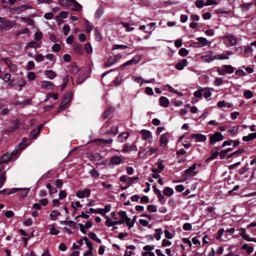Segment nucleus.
<instances>
[{
    "instance_id": "19",
    "label": "nucleus",
    "mask_w": 256,
    "mask_h": 256,
    "mask_svg": "<svg viewBox=\"0 0 256 256\" xmlns=\"http://www.w3.org/2000/svg\"><path fill=\"white\" fill-rule=\"evenodd\" d=\"M129 136L128 133V132H122L120 134L117 138L118 141L120 142H124L126 139L128 138Z\"/></svg>"
},
{
    "instance_id": "39",
    "label": "nucleus",
    "mask_w": 256,
    "mask_h": 256,
    "mask_svg": "<svg viewBox=\"0 0 256 256\" xmlns=\"http://www.w3.org/2000/svg\"><path fill=\"white\" fill-rule=\"evenodd\" d=\"M238 126H233L228 130V132L232 135L236 134L238 130Z\"/></svg>"
},
{
    "instance_id": "36",
    "label": "nucleus",
    "mask_w": 256,
    "mask_h": 256,
    "mask_svg": "<svg viewBox=\"0 0 256 256\" xmlns=\"http://www.w3.org/2000/svg\"><path fill=\"white\" fill-rule=\"evenodd\" d=\"M70 77L68 75L66 76L63 79V84L61 86L60 90H64L68 84V82L69 80Z\"/></svg>"
},
{
    "instance_id": "56",
    "label": "nucleus",
    "mask_w": 256,
    "mask_h": 256,
    "mask_svg": "<svg viewBox=\"0 0 256 256\" xmlns=\"http://www.w3.org/2000/svg\"><path fill=\"white\" fill-rule=\"evenodd\" d=\"M138 176L128 177L126 184H128V186H130L134 183V180H138Z\"/></svg>"
},
{
    "instance_id": "32",
    "label": "nucleus",
    "mask_w": 256,
    "mask_h": 256,
    "mask_svg": "<svg viewBox=\"0 0 256 256\" xmlns=\"http://www.w3.org/2000/svg\"><path fill=\"white\" fill-rule=\"evenodd\" d=\"M156 232L154 234L153 236L156 238L157 240H159L161 238V235L162 234V230L161 228H157L155 230Z\"/></svg>"
},
{
    "instance_id": "18",
    "label": "nucleus",
    "mask_w": 256,
    "mask_h": 256,
    "mask_svg": "<svg viewBox=\"0 0 256 256\" xmlns=\"http://www.w3.org/2000/svg\"><path fill=\"white\" fill-rule=\"evenodd\" d=\"M73 50L76 54L78 55H82L84 54V50L82 46L78 44H76L74 46Z\"/></svg>"
},
{
    "instance_id": "34",
    "label": "nucleus",
    "mask_w": 256,
    "mask_h": 256,
    "mask_svg": "<svg viewBox=\"0 0 256 256\" xmlns=\"http://www.w3.org/2000/svg\"><path fill=\"white\" fill-rule=\"evenodd\" d=\"M102 210L101 208H98L97 209H94L93 208H90L88 210H86V212L88 214L92 213V214H99L102 215Z\"/></svg>"
},
{
    "instance_id": "63",
    "label": "nucleus",
    "mask_w": 256,
    "mask_h": 256,
    "mask_svg": "<svg viewBox=\"0 0 256 256\" xmlns=\"http://www.w3.org/2000/svg\"><path fill=\"white\" fill-rule=\"evenodd\" d=\"M196 6L198 8H201L204 6V2L203 0H197L195 4Z\"/></svg>"
},
{
    "instance_id": "61",
    "label": "nucleus",
    "mask_w": 256,
    "mask_h": 256,
    "mask_svg": "<svg viewBox=\"0 0 256 256\" xmlns=\"http://www.w3.org/2000/svg\"><path fill=\"white\" fill-rule=\"evenodd\" d=\"M214 84L216 86H220L222 85L223 84V81L222 78H216L214 81Z\"/></svg>"
},
{
    "instance_id": "49",
    "label": "nucleus",
    "mask_w": 256,
    "mask_h": 256,
    "mask_svg": "<svg viewBox=\"0 0 256 256\" xmlns=\"http://www.w3.org/2000/svg\"><path fill=\"white\" fill-rule=\"evenodd\" d=\"M43 34L41 32H36L34 34V40L36 41H39L42 38Z\"/></svg>"
},
{
    "instance_id": "5",
    "label": "nucleus",
    "mask_w": 256,
    "mask_h": 256,
    "mask_svg": "<svg viewBox=\"0 0 256 256\" xmlns=\"http://www.w3.org/2000/svg\"><path fill=\"white\" fill-rule=\"evenodd\" d=\"M29 188H12L10 190L8 191V192L7 193L8 195L14 194L18 191H22L21 194V196L22 198H24L26 197L28 192H29Z\"/></svg>"
},
{
    "instance_id": "26",
    "label": "nucleus",
    "mask_w": 256,
    "mask_h": 256,
    "mask_svg": "<svg viewBox=\"0 0 256 256\" xmlns=\"http://www.w3.org/2000/svg\"><path fill=\"white\" fill-rule=\"evenodd\" d=\"M46 76L50 80L54 79L56 76V74L52 70H46L44 72Z\"/></svg>"
},
{
    "instance_id": "22",
    "label": "nucleus",
    "mask_w": 256,
    "mask_h": 256,
    "mask_svg": "<svg viewBox=\"0 0 256 256\" xmlns=\"http://www.w3.org/2000/svg\"><path fill=\"white\" fill-rule=\"evenodd\" d=\"M168 142L166 134H162L160 136V146L165 147Z\"/></svg>"
},
{
    "instance_id": "12",
    "label": "nucleus",
    "mask_w": 256,
    "mask_h": 256,
    "mask_svg": "<svg viewBox=\"0 0 256 256\" xmlns=\"http://www.w3.org/2000/svg\"><path fill=\"white\" fill-rule=\"evenodd\" d=\"M55 85L50 81H43L42 82V87L48 90H52Z\"/></svg>"
},
{
    "instance_id": "62",
    "label": "nucleus",
    "mask_w": 256,
    "mask_h": 256,
    "mask_svg": "<svg viewBox=\"0 0 256 256\" xmlns=\"http://www.w3.org/2000/svg\"><path fill=\"white\" fill-rule=\"evenodd\" d=\"M252 5V3H244L240 5V8L245 10H248L250 7Z\"/></svg>"
},
{
    "instance_id": "57",
    "label": "nucleus",
    "mask_w": 256,
    "mask_h": 256,
    "mask_svg": "<svg viewBox=\"0 0 256 256\" xmlns=\"http://www.w3.org/2000/svg\"><path fill=\"white\" fill-rule=\"evenodd\" d=\"M214 58L220 60H226L228 59V57L224 54H217L214 56Z\"/></svg>"
},
{
    "instance_id": "8",
    "label": "nucleus",
    "mask_w": 256,
    "mask_h": 256,
    "mask_svg": "<svg viewBox=\"0 0 256 256\" xmlns=\"http://www.w3.org/2000/svg\"><path fill=\"white\" fill-rule=\"evenodd\" d=\"M90 194V190L86 188L84 190H78L76 192V196L78 198H82L85 196L88 197Z\"/></svg>"
},
{
    "instance_id": "59",
    "label": "nucleus",
    "mask_w": 256,
    "mask_h": 256,
    "mask_svg": "<svg viewBox=\"0 0 256 256\" xmlns=\"http://www.w3.org/2000/svg\"><path fill=\"white\" fill-rule=\"evenodd\" d=\"M204 89L202 88L200 90H198L194 92V96L198 98H202V91H204Z\"/></svg>"
},
{
    "instance_id": "54",
    "label": "nucleus",
    "mask_w": 256,
    "mask_h": 256,
    "mask_svg": "<svg viewBox=\"0 0 256 256\" xmlns=\"http://www.w3.org/2000/svg\"><path fill=\"white\" fill-rule=\"evenodd\" d=\"M106 225L108 226H114V221L110 219L108 216H106Z\"/></svg>"
},
{
    "instance_id": "17",
    "label": "nucleus",
    "mask_w": 256,
    "mask_h": 256,
    "mask_svg": "<svg viewBox=\"0 0 256 256\" xmlns=\"http://www.w3.org/2000/svg\"><path fill=\"white\" fill-rule=\"evenodd\" d=\"M160 104L163 107L166 108L168 106L170 102L168 98L165 96H161L160 98Z\"/></svg>"
},
{
    "instance_id": "14",
    "label": "nucleus",
    "mask_w": 256,
    "mask_h": 256,
    "mask_svg": "<svg viewBox=\"0 0 256 256\" xmlns=\"http://www.w3.org/2000/svg\"><path fill=\"white\" fill-rule=\"evenodd\" d=\"M188 65V62L186 59H182L179 62L177 63L176 64V68L178 70H182L184 66Z\"/></svg>"
},
{
    "instance_id": "28",
    "label": "nucleus",
    "mask_w": 256,
    "mask_h": 256,
    "mask_svg": "<svg viewBox=\"0 0 256 256\" xmlns=\"http://www.w3.org/2000/svg\"><path fill=\"white\" fill-rule=\"evenodd\" d=\"M32 7L30 5H28V4L22 5V6L18 7L17 14H20L26 10L32 9Z\"/></svg>"
},
{
    "instance_id": "42",
    "label": "nucleus",
    "mask_w": 256,
    "mask_h": 256,
    "mask_svg": "<svg viewBox=\"0 0 256 256\" xmlns=\"http://www.w3.org/2000/svg\"><path fill=\"white\" fill-rule=\"evenodd\" d=\"M80 70L79 68L76 64H73L71 66L70 71L73 74H76Z\"/></svg>"
},
{
    "instance_id": "35",
    "label": "nucleus",
    "mask_w": 256,
    "mask_h": 256,
    "mask_svg": "<svg viewBox=\"0 0 256 256\" xmlns=\"http://www.w3.org/2000/svg\"><path fill=\"white\" fill-rule=\"evenodd\" d=\"M226 38L230 42L231 46H234L236 44L237 40L234 36H228Z\"/></svg>"
},
{
    "instance_id": "31",
    "label": "nucleus",
    "mask_w": 256,
    "mask_h": 256,
    "mask_svg": "<svg viewBox=\"0 0 256 256\" xmlns=\"http://www.w3.org/2000/svg\"><path fill=\"white\" fill-rule=\"evenodd\" d=\"M31 102H32V100L30 98H28V99L24 100L21 102L16 101L15 102V105L16 106H23L26 105L30 104L31 103Z\"/></svg>"
},
{
    "instance_id": "47",
    "label": "nucleus",
    "mask_w": 256,
    "mask_h": 256,
    "mask_svg": "<svg viewBox=\"0 0 256 256\" xmlns=\"http://www.w3.org/2000/svg\"><path fill=\"white\" fill-rule=\"evenodd\" d=\"M178 54L182 56H185L188 54V50L185 48H181L178 51Z\"/></svg>"
},
{
    "instance_id": "60",
    "label": "nucleus",
    "mask_w": 256,
    "mask_h": 256,
    "mask_svg": "<svg viewBox=\"0 0 256 256\" xmlns=\"http://www.w3.org/2000/svg\"><path fill=\"white\" fill-rule=\"evenodd\" d=\"M52 50L54 52H58L60 50V46L58 44H54L52 48Z\"/></svg>"
},
{
    "instance_id": "58",
    "label": "nucleus",
    "mask_w": 256,
    "mask_h": 256,
    "mask_svg": "<svg viewBox=\"0 0 256 256\" xmlns=\"http://www.w3.org/2000/svg\"><path fill=\"white\" fill-rule=\"evenodd\" d=\"M90 174L94 178H98L100 176V173L95 169H92L90 172Z\"/></svg>"
},
{
    "instance_id": "52",
    "label": "nucleus",
    "mask_w": 256,
    "mask_h": 256,
    "mask_svg": "<svg viewBox=\"0 0 256 256\" xmlns=\"http://www.w3.org/2000/svg\"><path fill=\"white\" fill-rule=\"evenodd\" d=\"M128 48V46L126 45H122V44H114L112 46V50H118V49H126Z\"/></svg>"
},
{
    "instance_id": "43",
    "label": "nucleus",
    "mask_w": 256,
    "mask_h": 256,
    "mask_svg": "<svg viewBox=\"0 0 256 256\" xmlns=\"http://www.w3.org/2000/svg\"><path fill=\"white\" fill-rule=\"evenodd\" d=\"M163 160H158V161L156 164L158 165V170L160 172L164 170V166L163 165Z\"/></svg>"
},
{
    "instance_id": "23",
    "label": "nucleus",
    "mask_w": 256,
    "mask_h": 256,
    "mask_svg": "<svg viewBox=\"0 0 256 256\" xmlns=\"http://www.w3.org/2000/svg\"><path fill=\"white\" fill-rule=\"evenodd\" d=\"M256 138V132L250 134L248 136H244L242 140L244 142H249Z\"/></svg>"
},
{
    "instance_id": "15",
    "label": "nucleus",
    "mask_w": 256,
    "mask_h": 256,
    "mask_svg": "<svg viewBox=\"0 0 256 256\" xmlns=\"http://www.w3.org/2000/svg\"><path fill=\"white\" fill-rule=\"evenodd\" d=\"M140 134L142 136V139L144 140H146L152 138L151 132L148 130H142L140 132Z\"/></svg>"
},
{
    "instance_id": "16",
    "label": "nucleus",
    "mask_w": 256,
    "mask_h": 256,
    "mask_svg": "<svg viewBox=\"0 0 256 256\" xmlns=\"http://www.w3.org/2000/svg\"><path fill=\"white\" fill-rule=\"evenodd\" d=\"M246 152V150L244 148H238L236 150L232 152L230 154L228 155L226 158L228 160L229 158H232V156H236L238 154H242Z\"/></svg>"
},
{
    "instance_id": "20",
    "label": "nucleus",
    "mask_w": 256,
    "mask_h": 256,
    "mask_svg": "<svg viewBox=\"0 0 256 256\" xmlns=\"http://www.w3.org/2000/svg\"><path fill=\"white\" fill-rule=\"evenodd\" d=\"M41 46V42H38V41L36 42L32 40L29 42L26 46V48H37L40 47Z\"/></svg>"
},
{
    "instance_id": "33",
    "label": "nucleus",
    "mask_w": 256,
    "mask_h": 256,
    "mask_svg": "<svg viewBox=\"0 0 256 256\" xmlns=\"http://www.w3.org/2000/svg\"><path fill=\"white\" fill-rule=\"evenodd\" d=\"M201 58L206 62L210 63L215 60L214 56H210L208 55H204L201 56Z\"/></svg>"
},
{
    "instance_id": "53",
    "label": "nucleus",
    "mask_w": 256,
    "mask_h": 256,
    "mask_svg": "<svg viewBox=\"0 0 256 256\" xmlns=\"http://www.w3.org/2000/svg\"><path fill=\"white\" fill-rule=\"evenodd\" d=\"M63 181L60 179H57L55 180V185L58 188H60L63 186Z\"/></svg>"
},
{
    "instance_id": "6",
    "label": "nucleus",
    "mask_w": 256,
    "mask_h": 256,
    "mask_svg": "<svg viewBox=\"0 0 256 256\" xmlns=\"http://www.w3.org/2000/svg\"><path fill=\"white\" fill-rule=\"evenodd\" d=\"M14 156L13 153L4 154L3 156H0V172L2 168V164H5L9 162Z\"/></svg>"
},
{
    "instance_id": "41",
    "label": "nucleus",
    "mask_w": 256,
    "mask_h": 256,
    "mask_svg": "<svg viewBox=\"0 0 256 256\" xmlns=\"http://www.w3.org/2000/svg\"><path fill=\"white\" fill-rule=\"evenodd\" d=\"M147 210L150 212H156L157 211V207L154 204H150L147 206Z\"/></svg>"
},
{
    "instance_id": "37",
    "label": "nucleus",
    "mask_w": 256,
    "mask_h": 256,
    "mask_svg": "<svg viewBox=\"0 0 256 256\" xmlns=\"http://www.w3.org/2000/svg\"><path fill=\"white\" fill-rule=\"evenodd\" d=\"M5 172L4 171L2 172H0V188L2 187L6 180Z\"/></svg>"
},
{
    "instance_id": "50",
    "label": "nucleus",
    "mask_w": 256,
    "mask_h": 256,
    "mask_svg": "<svg viewBox=\"0 0 256 256\" xmlns=\"http://www.w3.org/2000/svg\"><path fill=\"white\" fill-rule=\"evenodd\" d=\"M86 29L87 32H90L94 28L93 25L89 22L88 20L85 23Z\"/></svg>"
},
{
    "instance_id": "55",
    "label": "nucleus",
    "mask_w": 256,
    "mask_h": 256,
    "mask_svg": "<svg viewBox=\"0 0 256 256\" xmlns=\"http://www.w3.org/2000/svg\"><path fill=\"white\" fill-rule=\"evenodd\" d=\"M118 214L120 216L122 219L121 220H124L126 219V218H128L126 212L125 211L120 210V212H118Z\"/></svg>"
},
{
    "instance_id": "46",
    "label": "nucleus",
    "mask_w": 256,
    "mask_h": 256,
    "mask_svg": "<svg viewBox=\"0 0 256 256\" xmlns=\"http://www.w3.org/2000/svg\"><path fill=\"white\" fill-rule=\"evenodd\" d=\"M28 138H22V142L20 144V149L22 150L28 146V144L26 142L28 141Z\"/></svg>"
},
{
    "instance_id": "9",
    "label": "nucleus",
    "mask_w": 256,
    "mask_h": 256,
    "mask_svg": "<svg viewBox=\"0 0 256 256\" xmlns=\"http://www.w3.org/2000/svg\"><path fill=\"white\" fill-rule=\"evenodd\" d=\"M191 138L195 139L196 142H204L206 140V136L201 134H192L190 136Z\"/></svg>"
},
{
    "instance_id": "38",
    "label": "nucleus",
    "mask_w": 256,
    "mask_h": 256,
    "mask_svg": "<svg viewBox=\"0 0 256 256\" xmlns=\"http://www.w3.org/2000/svg\"><path fill=\"white\" fill-rule=\"evenodd\" d=\"M104 13L103 8L102 7H99L98 10H96L95 13V17L96 18H100L101 16Z\"/></svg>"
},
{
    "instance_id": "3",
    "label": "nucleus",
    "mask_w": 256,
    "mask_h": 256,
    "mask_svg": "<svg viewBox=\"0 0 256 256\" xmlns=\"http://www.w3.org/2000/svg\"><path fill=\"white\" fill-rule=\"evenodd\" d=\"M224 138V136L220 132H216L210 136V145H214L216 142H218L223 140Z\"/></svg>"
},
{
    "instance_id": "4",
    "label": "nucleus",
    "mask_w": 256,
    "mask_h": 256,
    "mask_svg": "<svg viewBox=\"0 0 256 256\" xmlns=\"http://www.w3.org/2000/svg\"><path fill=\"white\" fill-rule=\"evenodd\" d=\"M72 95V94L71 92L64 95L62 100L58 107V109L59 110L65 109L66 108L67 104L70 100Z\"/></svg>"
},
{
    "instance_id": "30",
    "label": "nucleus",
    "mask_w": 256,
    "mask_h": 256,
    "mask_svg": "<svg viewBox=\"0 0 256 256\" xmlns=\"http://www.w3.org/2000/svg\"><path fill=\"white\" fill-rule=\"evenodd\" d=\"M73 0H58L59 4L64 6L69 7L72 2Z\"/></svg>"
},
{
    "instance_id": "2",
    "label": "nucleus",
    "mask_w": 256,
    "mask_h": 256,
    "mask_svg": "<svg viewBox=\"0 0 256 256\" xmlns=\"http://www.w3.org/2000/svg\"><path fill=\"white\" fill-rule=\"evenodd\" d=\"M234 71V68L231 65L224 64L222 66V68L220 67L216 68V72L220 76H224L226 74H232Z\"/></svg>"
},
{
    "instance_id": "44",
    "label": "nucleus",
    "mask_w": 256,
    "mask_h": 256,
    "mask_svg": "<svg viewBox=\"0 0 256 256\" xmlns=\"http://www.w3.org/2000/svg\"><path fill=\"white\" fill-rule=\"evenodd\" d=\"M244 96L246 98L249 99V98H252L254 94H253L251 90H246L244 92Z\"/></svg>"
},
{
    "instance_id": "27",
    "label": "nucleus",
    "mask_w": 256,
    "mask_h": 256,
    "mask_svg": "<svg viewBox=\"0 0 256 256\" xmlns=\"http://www.w3.org/2000/svg\"><path fill=\"white\" fill-rule=\"evenodd\" d=\"M211 154V156L206 160L205 162H209L216 159L219 155V152H215L213 150H212Z\"/></svg>"
},
{
    "instance_id": "13",
    "label": "nucleus",
    "mask_w": 256,
    "mask_h": 256,
    "mask_svg": "<svg viewBox=\"0 0 256 256\" xmlns=\"http://www.w3.org/2000/svg\"><path fill=\"white\" fill-rule=\"evenodd\" d=\"M42 126L40 125L38 128L32 130L30 132V137L32 139H35L38 136L41 130Z\"/></svg>"
},
{
    "instance_id": "40",
    "label": "nucleus",
    "mask_w": 256,
    "mask_h": 256,
    "mask_svg": "<svg viewBox=\"0 0 256 256\" xmlns=\"http://www.w3.org/2000/svg\"><path fill=\"white\" fill-rule=\"evenodd\" d=\"M242 249L246 250L248 254H251L254 250L253 248L249 246L247 244H244L242 245Z\"/></svg>"
},
{
    "instance_id": "11",
    "label": "nucleus",
    "mask_w": 256,
    "mask_h": 256,
    "mask_svg": "<svg viewBox=\"0 0 256 256\" xmlns=\"http://www.w3.org/2000/svg\"><path fill=\"white\" fill-rule=\"evenodd\" d=\"M122 162V158L118 156H112L110 159V164L112 165H118Z\"/></svg>"
},
{
    "instance_id": "45",
    "label": "nucleus",
    "mask_w": 256,
    "mask_h": 256,
    "mask_svg": "<svg viewBox=\"0 0 256 256\" xmlns=\"http://www.w3.org/2000/svg\"><path fill=\"white\" fill-rule=\"evenodd\" d=\"M86 78V76L85 74H82V75H79L77 80V82L78 84H82Z\"/></svg>"
},
{
    "instance_id": "29",
    "label": "nucleus",
    "mask_w": 256,
    "mask_h": 256,
    "mask_svg": "<svg viewBox=\"0 0 256 256\" xmlns=\"http://www.w3.org/2000/svg\"><path fill=\"white\" fill-rule=\"evenodd\" d=\"M74 8H72V10L78 11L82 10V6L78 3L76 0H73L72 2Z\"/></svg>"
},
{
    "instance_id": "10",
    "label": "nucleus",
    "mask_w": 256,
    "mask_h": 256,
    "mask_svg": "<svg viewBox=\"0 0 256 256\" xmlns=\"http://www.w3.org/2000/svg\"><path fill=\"white\" fill-rule=\"evenodd\" d=\"M114 108L113 107L108 106L104 112L102 118L104 120L110 116V118H112V114L114 112Z\"/></svg>"
},
{
    "instance_id": "51",
    "label": "nucleus",
    "mask_w": 256,
    "mask_h": 256,
    "mask_svg": "<svg viewBox=\"0 0 256 256\" xmlns=\"http://www.w3.org/2000/svg\"><path fill=\"white\" fill-rule=\"evenodd\" d=\"M110 209H111V206H110V204L106 205L105 206L104 208H102V216H105V214L106 212H109L110 210Z\"/></svg>"
},
{
    "instance_id": "1",
    "label": "nucleus",
    "mask_w": 256,
    "mask_h": 256,
    "mask_svg": "<svg viewBox=\"0 0 256 256\" xmlns=\"http://www.w3.org/2000/svg\"><path fill=\"white\" fill-rule=\"evenodd\" d=\"M197 164L195 163L193 164L191 166L189 167L188 168L184 171L182 175V178L184 180H178V182H184L186 180L188 177H192L196 176L198 174V172L195 171L196 168Z\"/></svg>"
},
{
    "instance_id": "25",
    "label": "nucleus",
    "mask_w": 256,
    "mask_h": 256,
    "mask_svg": "<svg viewBox=\"0 0 256 256\" xmlns=\"http://www.w3.org/2000/svg\"><path fill=\"white\" fill-rule=\"evenodd\" d=\"M60 215V212L58 210H53L51 212L50 216V219L52 220H56L58 216Z\"/></svg>"
},
{
    "instance_id": "24",
    "label": "nucleus",
    "mask_w": 256,
    "mask_h": 256,
    "mask_svg": "<svg viewBox=\"0 0 256 256\" xmlns=\"http://www.w3.org/2000/svg\"><path fill=\"white\" fill-rule=\"evenodd\" d=\"M163 194L166 196H170L174 194V190L172 188L167 186L163 190Z\"/></svg>"
},
{
    "instance_id": "48",
    "label": "nucleus",
    "mask_w": 256,
    "mask_h": 256,
    "mask_svg": "<svg viewBox=\"0 0 256 256\" xmlns=\"http://www.w3.org/2000/svg\"><path fill=\"white\" fill-rule=\"evenodd\" d=\"M141 60V57L139 55L134 56L130 60L132 64H136L138 63Z\"/></svg>"
},
{
    "instance_id": "64",
    "label": "nucleus",
    "mask_w": 256,
    "mask_h": 256,
    "mask_svg": "<svg viewBox=\"0 0 256 256\" xmlns=\"http://www.w3.org/2000/svg\"><path fill=\"white\" fill-rule=\"evenodd\" d=\"M28 78L30 80H33L36 78V75L34 72H30L28 74Z\"/></svg>"
},
{
    "instance_id": "21",
    "label": "nucleus",
    "mask_w": 256,
    "mask_h": 256,
    "mask_svg": "<svg viewBox=\"0 0 256 256\" xmlns=\"http://www.w3.org/2000/svg\"><path fill=\"white\" fill-rule=\"evenodd\" d=\"M196 40L198 41V44H201L200 47L203 46H209L210 45V42H208L206 38L203 37H198L196 38Z\"/></svg>"
},
{
    "instance_id": "7",
    "label": "nucleus",
    "mask_w": 256,
    "mask_h": 256,
    "mask_svg": "<svg viewBox=\"0 0 256 256\" xmlns=\"http://www.w3.org/2000/svg\"><path fill=\"white\" fill-rule=\"evenodd\" d=\"M120 58L121 56L120 54L116 55L113 57L111 56L106 62H105L104 64V67L108 68L111 66L118 61Z\"/></svg>"
}]
</instances>
